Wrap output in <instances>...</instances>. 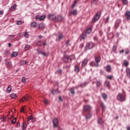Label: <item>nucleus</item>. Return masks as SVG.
<instances>
[{"label": "nucleus", "mask_w": 130, "mask_h": 130, "mask_svg": "<svg viewBox=\"0 0 130 130\" xmlns=\"http://www.w3.org/2000/svg\"><path fill=\"white\" fill-rule=\"evenodd\" d=\"M91 32H92V29H91V28H88L86 30V33H87V34H90Z\"/></svg>", "instance_id": "39"}, {"label": "nucleus", "mask_w": 130, "mask_h": 130, "mask_svg": "<svg viewBox=\"0 0 130 130\" xmlns=\"http://www.w3.org/2000/svg\"><path fill=\"white\" fill-rule=\"evenodd\" d=\"M22 130H26V128L27 127V124L26 123L23 122L22 124Z\"/></svg>", "instance_id": "28"}, {"label": "nucleus", "mask_w": 130, "mask_h": 130, "mask_svg": "<svg viewBox=\"0 0 130 130\" xmlns=\"http://www.w3.org/2000/svg\"><path fill=\"white\" fill-rule=\"evenodd\" d=\"M29 49H30V45H26L24 47V50L27 51V50H29Z\"/></svg>", "instance_id": "31"}, {"label": "nucleus", "mask_w": 130, "mask_h": 130, "mask_svg": "<svg viewBox=\"0 0 130 130\" xmlns=\"http://www.w3.org/2000/svg\"><path fill=\"white\" fill-rule=\"evenodd\" d=\"M125 72L127 77L130 78V69L129 68H127L126 69Z\"/></svg>", "instance_id": "14"}, {"label": "nucleus", "mask_w": 130, "mask_h": 130, "mask_svg": "<svg viewBox=\"0 0 130 130\" xmlns=\"http://www.w3.org/2000/svg\"><path fill=\"white\" fill-rule=\"evenodd\" d=\"M84 111H90L92 110V107L89 105H86L83 107Z\"/></svg>", "instance_id": "6"}, {"label": "nucleus", "mask_w": 130, "mask_h": 130, "mask_svg": "<svg viewBox=\"0 0 130 130\" xmlns=\"http://www.w3.org/2000/svg\"><path fill=\"white\" fill-rule=\"evenodd\" d=\"M36 44L38 46H41L42 45H43L44 46H47V43H46L45 42H42V41L41 40L37 41Z\"/></svg>", "instance_id": "4"}, {"label": "nucleus", "mask_w": 130, "mask_h": 130, "mask_svg": "<svg viewBox=\"0 0 130 130\" xmlns=\"http://www.w3.org/2000/svg\"><path fill=\"white\" fill-rule=\"evenodd\" d=\"M111 66L110 65H107L106 67V71L107 72V73H110L111 72Z\"/></svg>", "instance_id": "11"}, {"label": "nucleus", "mask_w": 130, "mask_h": 130, "mask_svg": "<svg viewBox=\"0 0 130 130\" xmlns=\"http://www.w3.org/2000/svg\"><path fill=\"white\" fill-rule=\"evenodd\" d=\"M49 19H50L51 20H54L56 19V16H55V15H50Z\"/></svg>", "instance_id": "22"}, {"label": "nucleus", "mask_w": 130, "mask_h": 130, "mask_svg": "<svg viewBox=\"0 0 130 130\" xmlns=\"http://www.w3.org/2000/svg\"><path fill=\"white\" fill-rule=\"evenodd\" d=\"M37 51L39 53V54H42V50H41V49H40V48H39L38 49H37Z\"/></svg>", "instance_id": "44"}, {"label": "nucleus", "mask_w": 130, "mask_h": 130, "mask_svg": "<svg viewBox=\"0 0 130 130\" xmlns=\"http://www.w3.org/2000/svg\"><path fill=\"white\" fill-rule=\"evenodd\" d=\"M77 14H78V11H77V10H72L69 13V16H71V15H73L74 16H76V15H77Z\"/></svg>", "instance_id": "13"}, {"label": "nucleus", "mask_w": 130, "mask_h": 130, "mask_svg": "<svg viewBox=\"0 0 130 130\" xmlns=\"http://www.w3.org/2000/svg\"><path fill=\"white\" fill-rule=\"evenodd\" d=\"M44 102L45 105H48L49 103L48 100H47V99H44Z\"/></svg>", "instance_id": "47"}, {"label": "nucleus", "mask_w": 130, "mask_h": 130, "mask_svg": "<svg viewBox=\"0 0 130 130\" xmlns=\"http://www.w3.org/2000/svg\"><path fill=\"white\" fill-rule=\"evenodd\" d=\"M95 60L96 63H99L101 61V57L100 56L95 57Z\"/></svg>", "instance_id": "18"}, {"label": "nucleus", "mask_w": 130, "mask_h": 130, "mask_svg": "<svg viewBox=\"0 0 130 130\" xmlns=\"http://www.w3.org/2000/svg\"><path fill=\"white\" fill-rule=\"evenodd\" d=\"M86 37H87V35H86V34H82L81 35V39H85Z\"/></svg>", "instance_id": "30"}, {"label": "nucleus", "mask_w": 130, "mask_h": 130, "mask_svg": "<svg viewBox=\"0 0 130 130\" xmlns=\"http://www.w3.org/2000/svg\"><path fill=\"white\" fill-rule=\"evenodd\" d=\"M120 23H121V20L120 19H118L116 20V23L118 24V25H120Z\"/></svg>", "instance_id": "51"}, {"label": "nucleus", "mask_w": 130, "mask_h": 130, "mask_svg": "<svg viewBox=\"0 0 130 130\" xmlns=\"http://www.w3.org/2000/svg\"><path fill=\"white\" fill-rule=\"evenodd\" d=\"M98 123H99L100 124H102V123H103V120H102V118H100L98 119Z\"/></svg>", "instance_id": "29"}, {"label": "nucleus", "mask_w": 130, "mask_h": 130, "mask_svg": "<svg viewBox=\"0 0 130 130\" xmlns=\"http://www.w3.org/2000/svg\"><path fill=\"white\" fill-rule=\"evenodd\" d=\"M17 25H21L22 24V21L21 20H18L17 22Z\"/></svg>", "instance_id": "56"}, {"label": "nucleus", "mask_w": 130, "mask_h": 130, "mask_svg": "<svg viewBox=\"0 0 130 130\" xmlns=\"http://www.w3.org/2000/svg\"><path fill=\"white\" fill-rule=\"evenodd\" d=\"M125 54H128L129 53V49H126L125 51Z\"/></svg>", "instance_id": "54"}, {"label": "nucleus", "mask_w": 130, "mask_h": 130, "mask_svg": "<svg viewBox=\"0 0 130 130\" xmlns=\"http://www.w3.org/2000/svg\"><path fill=\"white\" fill-rule=\"evenodd\" d=\"M10 97L11 98H16V97H17V95L15 93H12L11 95H10Z\"/></svg>", "instance_id": "41"}, {"label": "nucleus", "mask_w": 130, "mask_h": 130, "mask_svg": "<svg viewBox=\"0 0 130 130\" xmlns=\"http://www.w3.org/2000/svg\"><path fill=\"white\" fill-rule=\"evenodd\" d=\"M89 66L91 67H99V63H96V62L91 61L89 63Z\"/></svg>", "instance_id": "10"}, {"label": "nucleus", "mask_w": 130, "mask_h": 130, "mask_svg": "<svg viewBox=\"0 0 130 130\" xmlns=\"http://www.w3.org/2000/svg\"><path fill=\"white\" fill-rule=\"evenodd\" d=\"M26 63H27V61L26 60H21L20 62V66H25V64H26Z\"/></svg>", "instance_id": "23"}, {"label": "nucleus", "mask_w": 130, "mask_h": 130, "mask_svg": "<svg viewBox=\"0 0 130 130\" xmlns=\"http://www.w3.org/2000/svg\"><path fill=\"white\" fill-rule=\"evenodd\" d=\"M116 49H117L116 46H114L113 47V50L114 52H116Z\"/></svg>", "instance_id": "50"}, {"label": "nucleus", "mask_w": 130, "mask_h": 130, "mask_svg": "<svg viewBox=\"0 0 130 130\" xmlns=\"http://www.w3.org/2000/svg\"><path fill=\"white\" fill-rule=\"evenodd\" d=\"M70 91H71V94H72L73 95L75 94V89H74V88H71Z\"/></svg>", "instance_id": "46"}, {"label": "nucleus", "mask_w": 130, "mask_h": 130, "mask_svg": "<svg viewBox=\"0 0 130 130\" xmlns=\"http://www.w3.org/2000/svg\"><path fill=\"white\" fill-rule=\"evenodd\" d=\"M92 116V114H89V115H88L87 116H86V119H89L90 118H91V117Z\"/></svg>", "instance_id": "53"}, {"label": "nucleus", "mask_w": 130, "mask_h": 130, "mask_svg": "<svg viewBox=\"0 0 130 130\" xmlns=\"http://www.w3.org/2000/svg\"><path fill=\"white\" fill-rule=\"evenodd\" d=\"M57 73H59V74H61V70H58L57 71Z\"/></svg>", "instance_id": "62"}, {"label": "nucleus", "mask_w": 130, "mask_h": 130, "mask_svg": "<svg viewBox=\"0 0 130 130\" xmlns=\"http://www.w3.org/2000/svg\"><path fill=\"white\" fill-rule=\"evenodd\" d=\"M12 91V87L11 86H8L7 88V92L8 93H10Z\"/></svg>", "instance_id": "42"}, {"label": "nucleus", "mask_w": 130, "mask_h": 130, "mask_svg": "<svg viewBox=\"0 0 130 130\" xmlns=\"http://www.w3.org/2000/svg\"><path fill=\"white\" fill-rule=\"evenodd\" d=\"M109 16H108L106 19L105 23H108V21H109Z\"/></svg>", "instance_id": "57"}, {"label": "nucleus", "mask_w": 130, "mask_h": 130, "mask_svg": "<svg viewBox=\"0 0 130 130\" xmlns=\"http://www.w3.org/2000/svg\"><path fill=\"white\" fill-rule=\"evenodd\" d=\"M17 55H18V53H17V52H14L11 54V57H16Z\"/></svg>", "instance_id": "24"}, {"label": "nucleus", "mask_w": 130, "mask_h": 130, "mask_svg": "<svg viewBox=\"0 0 130 130\" xmlns=\"http://www.w3.org/2000/svg\"><path fill=\"white\" fill-rule=\"evenodd\" d=\"M100 17H101V11H98L95 16L93 17L92 20V23H95L98 21L99 19H100Z\"/></svg>", "instance_id": "3"}, {"label": "nucleus", "mask_w": 130, "mask_h": 130, "mask_svg": "<svg viewBox=\"0 0 130 130\" xmlns=\"http://www.w3.org/2000/svg\"><path fill=\"white\" fill-rule=\"evenodd\" d=\"M83 47H84V44L82 43L80 45V48H83Z\"/></svg>", "instance_id": "60"}, {"label": "nucleus", "mask_w": 130, "mask_h": 130, "mask_svg": "<svg viewBox=\"0 0 130 130\" xmlns=\"http://www.w3.org/2000/svg\"><path fill=\"white\" fill-rule=\"evenodd\" d=\"M63 19V17H62V16L61 15H59L57 17V19L58 20V21H61Z\"/></svg>", "instance_id": "33"}, {"label": "nucleus", "mask_w": 130, "mask_h": 130, "mask_svg": "<svg viewBox=\"0 0 130 130\" xmlns=\"http://www.w3.org/2000/svg\"><path fill=\"white\" fill-rule=\"evenodd\" d=\"M41 54H42L43 55H44V56H47V53H46L42 52Z\"/></svg>", "instance_id": "61"}, {"label": "nucleus", "mask_w": 130, "mask_h": 130, "mask_svg": "<svg viewBox=\"0 0 130 130\" xmlns=\"http://www.w3.org/2000/svg\"><path fill=\"white\" fill-rule=\"evenodd\" d=\"M44 27H45V25H44V23H40L38 25V28L41 30L42 29H44Z\"/></svg>", "instance_id": "16"}, {"label": "nucleus", "mask_w": 130, "mask_h": 130, "mask_svg": "<svg viewBox=\"0 0 130 130\" xmlns=\"http://www.w3.org/2000/svg\"><path fill=\"white\" fill-rule=\"evenodd\" d=\"M21 81L22 83H26V77H22Z\"/></svg>", "instance_id": "49"}, {"label": "nucleus", "mask_w": 130, "mask_h": 130, "mask_svg": "<svg viewBox=\"0 0 130 130\" xmlns=\"http://www.w3.org/2000/svg\"><path fill=\"white\" fill-rule=\"evenodd\" d=\"M124 53V49H122L121 51H120L119 53L120 54H121V53Z\"/></svg>", "instance_id": "59"}, {"label": "nucleus", "mask_w": 130, "mask_h": 130, "mask_svg": "<svg viewBox=\"0 0 130 130\" xmlns=\"http://www.w3.org/2000/svg\"><path fill=\"white\" fill-rule=\"evenodd\" d=\"M51 93L53 94V95H54L55 94H58L60 93V91L58 90V89H55L52 90Z\"/></svg>", "instance_id": "15"}, {"label": "nucleus", "mask_w": 130, "mask_h": 130, "mask_svg": "<svg viewBox=\"0 0 130 130\" xmlns=\"http://www.w3.org/2000/svg\"><path fill=\"white\" fill-rule=\"evenodd\" d=\"M67 46H71V44H70V40H68L66 42Z\"/></svg>", "instance_id": "48"}, {"label": "nucleus", "mask_w": 130, "mask_h": 130, "mask_svg": "<svg viewBox=\"0 0 130 130\" xmlns=\"http://www.w3.org/2000/svg\"><path fill=\"white\" fill-rule=\"evenodd\" d=\"M28 36H29V35H28V32H27V31H26L24 34V37H28Z\"/></svg>", "instance_id": "58"}, {"label": "nucleus", "mask_w": 130, "mask_h": 130, "mask_svg": "<svg viewBox=\"0 0 130 130\" xmlns=\"http://www.w3.org/2000/svg\"><path fill=\"white\" fill-rule=\"evenodd\" d=\"M38 38L39 39H42V36H41V35H39L38 36Z\"/></svg>", "instance_id": "64"}, {"label": "nucleus", "mask_w": 130, "mask_h": 130, "mask_svg": "<svg viewBox=\"0 0 130 130\" xmlns=\"http://www.w3.org/2000/svg\"><path fill=\"white\" fill-rule=\"evenodd\" d=\"M40 17H39V15H37L36 16V20H39V18H40Z\"/></svg>", "instance_id": "63"}, {"label": "nucleus", "mask_w": 130, "mask_h": 130, "mask_svg": "<svg viewBox=\"0 0 130 130\" xmlns=\"http://www.w3.org/2000/svg\"><path fill=\"white\" fill-rule=\"evenodd\" d=\"M21 112H23V113H26V108L22 107L20 109Z\"/></svg>", "instance_id": "35"}, {"label": "nucleus", "mask_w": 130, "mask_h": 130, "mask_svg": "<svg viewBox=\"0 0 130 130\" xmlns=\"http://www.w3.org/2000/svg\"><path fill=\"white\" fill-rule=\"evenodd\" d=\"M46 18L45 15H42L39 18V21H43Z\"/></svg>", "instance_id": "25"}, {"label": "nucleus", "mask_w": 130, "mask_h": 130, "mask_svg": "<svg viewBox=\"0 0 130 130\" xmlns=\"http://www.w3.org/2000/svg\"><path fill=\"white\" fill-rule=\"evenodd\" d=\"M124 16L126 19H127V20H129L130 21V11H127L126 12H125Z\"/></svg>", "instance_id": "8"}, {"label": "nucleus", "mask_w": 130, "mask_h": 130, "mask_svg": "<svg viewBox=\"0 0 130 130\" xmlns=\"http://www.w3.org/2000/svg\"><path fill=\"white\" fill-rule=\"evenodd\" d=\"M73 59H75V55H71L70 56L64 55L62 58V60L64 62H71Z\"/></svg>", "instance_id": "1"}, {"label": "nucleus", "mask_w": 130, "mask_h": 130, "mask_svg": "<svg viewBox=\"0 0 130 130\" xmlns=\"http://www.w3.org/2000/svg\"><path fill=\"white\" fill-rule=\"evenodd\" d=\"M121 2L123 4V5H127L128 4V1L127 0H121Z\"/></svg>", "instance_id": "36"}, {"label": "nucleus", "mask_w": 130, "mask_h": 130, "mask_svg": "<svg viewBox=\"0 0 130 130\" xmlns=\"http://www.w3.org/2000/svg\"><path fill=\"white\" fill-rule=\"evenodd\" d=\"M96 85L97 87H100V85H101V83H100V81H98L96 82Z\"/></svg>", "instance_id": "45"}, {"label": "nucleus", "mask_w": 130, "mask_h": 130, "mask_svg": "<svg viewBox=\"0 0 130 130\" xmlns=\"http://www.w3.org/2000/svg\"><path fill=\"white\" fill-rule=\"evenodd\" d=\"M116 98L118 101H120V102H123L125 101L126 99V95L125 94L119 93L117 95Z\"/></svg>", "instance_id": "2"}, {"label": "nucleus", "mask_w": 130, "mask_h": 130, "mask_svg": "<svg viewBox=\"0 0 130 130\" xmlns=\"http://www.w3.org/2000/svg\"><path fill=\"white\" fill-rule=\"evenodd\" d=\"M102 96L103 99H104V100L107 99V95L105 93H103Z\"/></svg>", "instance_id": "40"}, {"label": "nucleus", "mask_w": 130, "mask_h": 130, "mask_svg": "<svg viewBox=\"0 0 130 130\" xmlns=\"http://www.w3.org/2000/svg\"><path fill=\"white\" fill-rule=\"evenodd\" d=\"M37 26V23L36 22H32L30 24L31 28H35Z\"/></svg>", "instance_id": "19"}, {"label": "nucleus", "mask_w": 130, "mask_h": 130, "mask_svg": "<svg viewBox=\"0 0 130 130\" xmlns=\"http://www.w3.org/2000/svg\"><path fill=\"white\" fill-rule=\"evenodd\" d=\"M100 106L102 109V110H103V111H104V110H105V105H104V103L102 102H101L100 103Z\"/></svg>", "instance_id": "12"}, {"label": "nucleus", "mask_w": 130, "mask_h": 130, "mask_svg": "<svg viewBox=\"0 0 130 130\" xmlns=\"http://www.w3.org/2000/svg\"><path fill=\"white\" fill-rule=\"evenodd\" d=\"M30 96L29 95H26L23 98L22 101H24V100H25L26 101H28V100H30Z\"/></svg>", "instance_id": "21"}, {"label": "nucleus", "mask_w": 130, "mask_h": 130, "mask_svg": "<svg viewBox=\"0 0 130 130\" xmlns=\"http://www.w3.org/2000/svg\"><path fill=\"white\" fill-rule=\"evenodd\" d=\"M89 60H88V58H85L83 59V60L82 61V67H85L88 63V61Z\"/></svg>", "instance_id": "9"}, {"label": "nucleus", "mask_w": 130, "mask_h": 130, "mask_svg": "<svg viewBox=\"0 0 130 130\" xmlns=\"http://www.w3.org/2000/svg\"><path fill=\"white\" fill-rule=\"evenodd\" d=\"M16 121H17V118H14L12 121L11 122L13 124H15V123H16Z\"/></svg>", "instance_id": "43"}, {"label": "nucleus", "mask_w": 130, "mask_h": 130, "mask_svg": "<svg viewBox=\"0 0 130 130\" xmlns=\"http://www.w3.org/2000/svg\"><path fill=\"white\" fill-rule=\"evenodd\" d=\"M75 72H76V73H79V72H80V68L78 67H75Z\"/></svg>", "instance_id": "37"}, {"label": "nucleus", "mask_w": 130, "mask_h": 130, "mask_svg": "<svg viewBox=\"0 0 130 130\" xmlns=\"http://www.w3.org/2000/svg\"><path fill=\"white\" fill-rule=\"evenodd\" d=\"M107 79H108L109 80H112V78H113V76L111 75V76H108L107 77Z\"/></svg>", "instance_id": "52"}, {"label": "nucleus", "mask_w": 130, "mask_h": 130, "mask_svg": "<svg viewBox=\"0 0 130 130\" xmlns=\"http://www.w3.org/2000/svg\"><path fill=\"white\" fill-rule=\"evenodd\" d=\"M93 47H94V44H93L92 42L89 43L86 46V49H92Z\"/></svg>", "instance_id": "7"}, {"label": "nucleus", "mask_w": 130, "mask_h": 130, "mask_svg": "<svg viewBox=\"0 0 130 130\" xmlns=\"http://www.w3.org/2000/svg\"><path fill=\"white\" fill-rule=\"evenodd\" d=\"M16 8H17V5L14 4L11 7L10 10H11V11H14Z\"/></svg>", "instance_id": "32"}, {"label": "nucleus", "mask_w": 130, "mask_h": 130, "mask_svg": "<svg viewBox=\"0 0 130 130\" xmlns=\"http://www.w3.org/2000/svg\"><path fill=\"white\" fill-rule=\"evenodd\" d=\"M5 63L6 66H9V67L12 66V61L10 60H5Z\"/></svg>", "instance_id": "17"}, {"label": "nucleus", "mask_w": 130, "mask_h": 130, "mask_svg": "<svg viewBox=\"0 0 130 130\" xmlns=\"http://www.w3.org/2000/svg\"><path fill=\"white\" fill-rule=\"evenodd\" d=\"M6 118L5 117H2L1 118V121H6Z\"/></svg>", "instance_id": "55"}, {"label": "nucleus", "mask_w": 130, "mask_h": 130, "mask_svg": "<svg viewBox=\"0 0 130 130\" xmlns=\"http://www.w3.org/2000/svg\"><path fill=\"white\" fill-rule=\"evenodd\" d=\"M123 64L125 67H128L129 63H128V61L126 60H124V63Z\"/></svg>", "instance_id": "27"}, {"label": "nucleus", "mask_w": 130, "mask_h": 130, "mask_svg": "<svg viewBox=\"0 0 130 130\" xmlns=\"http://www.w3.org/2000/svg\"><path fill=\"white\" fill-rule=\"evenodd\" d=\"M58 40H61V39L63 38V35H62V34L59 35L58 36Z\"/></svg>", "instance_id": "38"}, {"label": "nucleus", "mask_w": 130, "mask_h": 130, "mask_svg": "<svg viewBox=\"0 0 130 130\" xmlns=\"http://www.w3.org/2000/svg\"><path fill=\"white\" fill-rule=\"evenodd\" d=\"M104 85L105 87H109L110 86V82L109 81H106L104 83Z\"/></svg>", "instance_id": "26"}, {"label": "nucleus", "mask_w": 130, "mask_h": 130, "mask_svg": "<svg viewBox=\"0 0 130 130\" xmlns=\"http://www.w3.org/2000/svg\"><path fill=\"white\" fill-rule=\"evenodd\" d=\"M78 3V0H75L74 3L72 5V8L74 9L76 7V5Z\"/></svg>", "instance_id": "34"}, {"label": "nucleus", "mask_w": 130, "mask_h": 130, "mask_svg": "<svg viewBox=\"0 0 130 130\" xmlns=\"http://www.w3.org/2000/svg\"><path fill=\"white\" fill-rule=\"evenodd\" d=\"M53 123L54 127H58V119L56 118H55L53 120Z\"/></svg>", "instance_id": "5"}, {"label": "nucleus", "mask_w": 130, "mask_h": 130, "mask_svg": "<svg viewBox=\"0 0 130 130\" xmlns=\"http://www.w3.org/2000/svg\"><path fill=\"white\" fill-rule=\"evenodd\" d=\"M33 119V116L31 115L29 117L27 118V123L28 124H30V123L31 122V120Z\"/></svg>", "instance_id": "20"}]
</instances>
